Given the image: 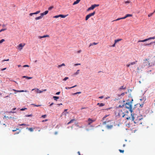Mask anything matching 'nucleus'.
<instances>
[{
	"label": "nucleus",
	"instance_id": "50",
	"mask_svg": "<svg viewBox=\"0 0 155 155\" xmlns=\"http://www.w3.org/2000/svg\"><path fill=\"white\" fill-rule=\"evenodd\" d=\"M127 18V17H126V15H125L124 17L121 18H122V19H124L126 18Z\"/></svg>",
	"mask_w": 155,
	"mask_h": 155
},
{
	"label": "nucleus",
	"instance_id": "12",
	"mask_svg": "<svg viewBox=\"0 0 155 155\" xmlns=\"http://www.w3.org/2000/svg\"><path fill=\"white\" fill-rule=\"evenodd\" d=\"M40 12V11H38L37 12H34V13H31L29 14V15L30 16H32L33 15H35V14H38V13H39Z\"/></svg>",
	"mask_w": 155,
	"mask_h": 155
},
{
	"label": "nucleus",
	"instance_id": "8",
	"mask_svg": "<svg viewBox=\"0 0 155 155\" xmlns=\"http://www.w3.org/2000/svg\"><path fill=\"white\" fill-rule=\"evenodd\" d=\"M67 15H55L54 16L53 18H57L59 17H61L62 18H65L66 17Z\"/></svg>",
	"mask_w": 155,
	"mask_h": 155
},
{
	"label": "nucleus",
	"instance_id": "59",
	"mask_svg": "<svg viewBox=\"0 0 155 155\" xmlns=\"http://www.w3.org/2000/svg\"><path fill=\"white\" fill-rule=\"evenodd\" d=\"M61 66H65V65L64 64V63H63L62 64H61Z\"/></svg>",
	"mask_w": 155,
	"mask_h": 155
},
{
	"label": "nucleus",
	"instance_id": "40",
	"mask_svg": "<svg viewBox=\"0 0 155 155\" xmlns=\"http://www.w3.org/2000/svg\"><path fill=\"white\" fill-rule=\"evenodd\" d=\"M32 105H34L35 106H36V107H39V106H41V105H35V104H32Z\"/></svg>",
	"mask_w": 155,
	"mask_h": 155
},
{
	"label": "nucleus",
	"instance_id": "7",
	"mask_svg": "<svg viewBox=\"0 0 155 155\" xmlns=\"http://www.w3.org/2000/svg\"><path fill=\"white\" fill-rule=\"evenodd\" d=\"M25 45V44H23V45L21 43L19 44L18 46H17L18 48L20 50H21L24 47V46Z\"/></svg>",
	"mask_w": 155,
	"mask_h": 155
},
{
	"label": "nucleus",
	"instance_id": "56",
	"mask_svg": "<svg viewBox=\"0 0 155 155\" xmlns=\"http://www.w3.org/2000/svg\"><path fill=\"white\" fill-rule=\"evenodd\" d=\"M48 120L47 119H46L45 120H42V122H44L45 121H47Z\"/></svg>",
	"mask_w": 155,
	"mask_h": 155
},
{
	"label": "nucleus",
	"instance_id": "53",
	"mask_svg": "<svg viewBox=\"0 0 155 155\" xmlns=\"http://www.w3.org/2000/svg\"><path fill=\"white\" fill-rule=\"evenodd\" d=\"M81 51V50H79L77 51L78 53H80Z\"/></svg>",
	"mask_w": 155,
	"mask_h": 155
},
{
	"label": "nucleus",
	"instance_id": "36",
	"mask_svg": "<svg viewBox=\"0 0 155 155\" xmlns=\"http://www.w3.org/2000/svg\"><path fill=\"white\" fill-rule=\"evenodd\" d=\"M122 19V18H118L117 19L114 20V21H117L119 20H120V19Z\"/></svg>",
	"mask_w": 155,
	"mask_h": 155
},
{
	"label": "nucleus",
	"instance_id": "42",
	"mask_svg": "<svg viewBox=\"0 0 155 155\" xmlns=\"http://www.w3.org/2000/svg\"><path fill=\"white\" fill-rule=\"evenodd\" d=\"M6 30V29H2L0 30V32H1L2 31H4Z\"/></svg>",
	"mask_w": 155,
	"mask_h": 155
},
{
	"label": "nucleus",
	"instance_id": "41",
	"mask_svg": "<svg viewBox=\"0 0 155 155\" xmlns=\"http://www.w3.org/2000/svg\"><path fill=\"white\" fill-rule=\"evenodd\" d=\"M119 151L120 153H123L124 151V150H119Z\"/></svg>",
	"mask_w": 155,
	"mask_h": 155
},
{
	"label": "nucleus",
	"instance_id": "54",
	"mask_svg": "<svg viewBox=\"0 0 155 155\" xmlns=\"http://www.w3.org/2000/svg\"><path fill=\"white\" fill-rule=\"evenodd\" d=\"M93 44L94 45H97V43H95V42H94L93 43Z\"/></svg>",
	"mask_w": 155,
	"mask_h": 155
},
{
	"label": "nucleus",
	"instance_id": "28",
	"mask_svg": "<svg viewBox=\"0 0 155 155\" xmlns=\"http://www.w3.org/2000/svg\"><path fill=\"white\" fill-rule=\"evenodd\" d=\"M126 17H131L132 16V14H127L126 15Z\"/></svg>",
	"mask_w": 155,
	"mask_h": 155
},
{
	"label": "nucleus",
	"instance_id": "23",
	"mask_svg": "<svg viewBox=\"0 0 155 155\" xmlns=\"http://www.w3.org/2000/svg\"><path fill=\"white\" fill-rule=\"evenodd\" d=\"M155 39V36L153 37H150V38H147L148 41L149 40H150L151 39Z\"/></svg>",
	"mask_w": 155,
	"mask_h": 155
},
{
	"label": "nucleus",
	"instance_id": "43",
	"mask_svg": "<svg viewBox=\"0 0 155 155\" xmlns=\"http://www.w3.org/2000/svg\"><path fill=\"white\" fill-rule=\"evenodd\" d=\"M27 108H21V111H23V110H24L26 109Z\"/></svg>",
	"mask_w": 155,
	"mask_h": 155
},
{
	"label": "nucleus",
	"instance_id": "46",
	"mask_svg": "<svg viewBox=\"0 0 155 155\" xmlns=\"http://www.w3.org/2000/svg\"><path fill=\"white\" fill-rule=\"evenodd\" d=\"M32 115H26V116L27 117H29L32 116Z\"/></svg>",
	"mask_w": 155,
	"mask_h": 155
},
{
	"label": "nucleus",
	"instance_id": "48",
	"mask_svg": "<svg viewBox=\"0 0 155 155\" xmlns=\"http://www.w3.org/2000/svg\"><path fill=\"white\" fill-rule=\"evenodd\" d=\"M9 59H6V60H3L2 61H9Z\"/></svg>",
	"mask_w": 155,
	"mask_h": 155
},
{
	"label": "nucleus",
	"instance_id": "61",
	"mask_svg": "<svg viewBox=\"0 0 155 155\" xmlns=\"http://www.w3.org/2000/svg\"><path fill=\"white\" fill-rule=\"evenodd\" d=\"M62 67V66H61V65H58V68H60V67Z\"/></svg>",
	"mask_w": 155,
	"mask_h": 155
},
{
	"label": "nucleus",
	"instance_id": "63",
	"mask_svg": "<svg viewBox=\"0 0 155 155\" xmlns=\"http://www.w3.org/2000/svg\"><path fill=\"white\" fill-rule=\"evenodd\" d=\"M77 94H80L81 93V92H77Z\"/></svg>",
	"mask_w": 155,
	"mask_h": 155
},
{
	"label": "nucleus",
	"instance_id": "14",
	"mask_svg": "<svg viewBox=\"0 0 155 155\" xmlns=\"http://www.w3.org/2000/svg\"><path fill=\"white\" fill-rule=\"evenodd\" d=\"M48 11H46L44 12L41 13L40 15L43 16L44 15H47L48 13Z\"/></svg>",
	"mask_w": 155,
	"mask_h": 155
},
{
	"label": "nucleus",
	"instance_id": "55",
	"mask_svg": "<svg viewBox=\"0 0 155 155\" xmlns=\"http://www.w3.org/2000/svg\"><path fill=\"white\" fill-rule=\"evenodd\" d=\"M9 113H15V112H13V111H11L10 112H9Z\"/></svg>",
	"mask_w": 155,
	"mask_h": 155
},
{
	"label": "nucleus",
	"instance_id": "6",
	"mask_svg": "<svg viewBox=\"0 0 155 155\" xmlns=\"http://www.w3.org/2000/svg\"><path fill=\"white\" fill-rule=\"evenodd\" d=\"M35 90V91L37 93H41L43 91H46V89L43 90V91H41L40 90H39V89L38 88H34L33 89L31 90V91H33Z\"/></svg>",
	"mask_w": 155,
	"mask_h": 155
},
{
	"label": "nucleus",
	"instance_id": "29",
	"mask_svg": "<svg viewBox=\"0 0 155 155\" xmlns=\"http://www.w3.org/2000/svg\"><path fill=\"white\" fill-rule=\"evenodd\" d=\"M80 71V70H78L77 71H76V73H75L74 74V75H77V74H79V72Z\"/></svg>",
	"mask_w": 155,
	"mask_h": 155
},
{
	"label": "nucleus",
	"instance_id": "21",
	"mask_svg": "<svg viewBox=\"0 0 155 155\" xmlns=\"http://www.w3.org/2000/svg\"><path fill=\"white\" fill-rule=\"evenodd\" d=\"M23 78H26L28 79H31L32 78V77H27V76H23Z\"/></svg>",
	"mask_w": 155,
	"mask_h": 155
},
{
	"label": "nucleus",
	"instance_id": "3",
	"mask_svg": "<svg viewBox=\"0 0 155 155\" xmlns=\"http://www.w3.org/2000/svg\"><path fill=\"white\" fill-rule=\"evenodd\" d=\"M95 14V12L94 11L93 12L90 13L87 15L85 18V20L87 21L91 16H94Z\"/></svg>",
	"mask_w": 155,
	"mask_h": 155
},
{
	"label": "nucleus",
	"instance_id": "1",
	"mask_svg": "<svg viewBox=\"0 0 155 155\" xmlns=\"http://www.w3.org/2000/svg\"><path fill=\"white\" fill-rule=\"evenodd\" d=\"M123 108L120 110L118 113V115L120 117H124L125 116L127 115V114L129 111L132 114V105L130 102L126 103L124 105H123Z\"/></svg>",
	"mask_w": 155,
	"mask_h": 155
},
{
	"label": "nucleus",
	"instance_id": "30",
	"mask_svg": "<svg viewBox=\"0 0 155 155\" xmlns=\"http://www.w3.org/2000/svg\"><path fill=\"white\" fill-rule=\"evenodd\" d=\"M54 8V7L53 6H51L48 8V10H51L52 9H53Z\"/></svg>",
	"mask_w": 155,
	"mask_h": 155
},
{
	"label": "nucleus",
	"instance_id": "51",
	"mask_svg": "<svg viewBox=\"0 0 155 155\" xmlns=\"http://www.w3.org/2000/svg\"><path fill=\"white\" fill-rule=\"evenodd\" d=\"M38 37L39 38L41 39V38H43V36H38Z\"/></svg>",
	"mask_w": 155,
	"mask_h": 155
},
{
	"label": "nucleus",
	"instance_id": "4",
	"mask_svg": "<svg viewBox=\"0 0 155 155\" xmlns=\"http://www.w3.org/2000/svg\"><path fill=\"white\" fill-rule=\"evenodd\" d=\"M143 64L144 66H148L150 64L149 61L147 59L143 60Z\"/></svg>",
	"mask_w": 155,
	"mask_h": 155
},
{
	"label": "nucleus",
	"instance_id": "13",
	"mask_svg": "<svg viewBox=\"0 0 155 155\" xmlns=\"http://www.w3.org/2000/svg\"><path fill=\"white\" fill-rule=\"evenodd\" d=\"M12 90H13L16 92H28V91L27 90L24 91V90H20V91H18V90H16L15 89H13Z\"/></svg>",
	"mask_w": 155,
	"mask_h": 155
},
{
	"label": "nucleus",
	"instance_id": "33",
	"mask_svg": "<svg viewBox=\"0 0 155 155\" xmlns=\"http://www.w3.org/2000/svg\"><path fill=\"white\" fill-rule=\"evenodd\" d=\"M154 13L153 12L152 13H150L148 15V16L150 17Z\"/></svg>",
	"mask_w": 155,
	"mask_h": 155
},
{
	"label": "nucleus",
	"instance_id": "2",
	"mask_svg": "<svg viewBox=\"0 0 155 155\" xmlns=\"http://www.w3.org/2000/svg\"><path fill=\"white\" fill-rule=\"evenodd\" d=\"M131 115L132 120L135 124H137V125L142 124L143 118L141 117L137 116L136 114L132 115V114H131Z\"/></svg>",
	"mask_w": 155,
	"mask_h": 155
},
{
	"label": "nucleus",
	"instance_id": "44",
	"mask_svg": "<svg viewBox=\"0 0 155 155\" xmlns=\"http://www.w3.org/2000/svg\"><path fill=\"white\" fill-rule=\"evenodd\" d=\"M19 130V129L17 128L15 130H13L12 131L13 132H15L17 130Z\"/></svg>",
	"mask_w": 155,
	"mask_h": 155
},
{
	"label": "nucleus",
	"instance_id": "24",
	"mask_svg": "<svg viewBox=\"0 0 155 155\" xmlns=\"http://www.w3.org/2000/svg\"><path fill=\"white\" fill-rule=\"evenodd\" d=\"M130 2V0H127V1H124V3L125 4H129Z\"/></svg>",
	"mask_w": 155,
	"mask_h": 155
},
{
	"label": "nucleus",
	"instance_id": "10",
	"mask_svg": "<svg viewBox=\"0 0 155 155\" xmlns=\"http://www.w3.org/2000/svg\"><path fill=\"white\" fill-rule=\"evenodd\" d=\"M94 121V120H92L90 118H89L88 119V125H90Z\"/></svg>",
	"mask_w": 155,
	"mask_h": 155
},
{
	"label": "nucleus",
	"instance_id": "27",
	"mask_svg": "<svg viewBox=\"0 0 155 155\" xmlns=\"http://www.w3.org/2000/svg\"><path fill=\"white\" fill-rule=\"evenodd\" d=\"M27 129H28V130H29L31 132H33V129L32 128H27Z\"/></svg>",
	"mask_w": 155,
	"mask_h": 155
},
{
	"label": "nucleus",
	"instance_id": "35",
	"mask_svg": "<svg viewBox=\"0 0 155 155\" xmlns=\"http://www.w3.org/2000/svg\"><path fill=\"white\" fill-rule=\"evenodd\" d=\"M68 79V77H65L63 80V81H65L67 80V79Z\"/></svg>",
	"mask_w": 155,
	"mask_h": 155
},
{
	"label": "nucleus",
	"instance_id": "9",
	"mask_svg": "<svg viewBox=\"0 0 155 155\" xmlns=\"http://www.w3.org/2000/svg\"><path fill=\"white\" fill-rule=\"evenodd\" d=\"M137 61H135L134 62H130V63L129 64H127V67H129L130 66V65H134V64H135L137 62Z\"/></svg>",
	"mask_w": 155,
	"mask_h": 155
},
{
	"label": "nucleus",
	"instance_id": "19",
	"mask_svg": "<svg viewBox=\"0 0 155 155\" xmlns=\"http://www.w3.org/2000/svg\"><path fill=\"white\" fill-rule=\"evenodd\" d=\"M77 86V85H75L73 87H65V88L66 89H71V88H74V87H76Z\"/></svg>",
	"mask_w": 155,
	"mask_h": 155
},
{
	"label": "nucleus",
	"instance_id": "20",
	"mask_svg": "<svg viewBox=\"0 0 155 155\" xmlns=\"http://www.w3.org/2000/svg\"><path fill=\"white\" fill-rule=\"evenodd\" d=\"M126 88V87H124V86H122L121 87H120L119 89V90L120 91L122 89H125Z\"/></svg>",
	"mask_w": 155,
	"mask_h": 155
},
{
	"label": "nucleus",
	"instance_id": "5",
	"mask_svg": "<svg viewBox=\"0 0 155 155\" xmlns=\"http://www.w3.org/2000/svg\"><path fill=\"white\" fill-rule=\"evenodd\" d=\"M99 6V4H94L93 5H92L91 6V7L89 8L87 10V11H90L91 10H93L95 7H97Z\"/></svg>",
	"mask_w": 155,
	"mask_h": 155
},
{
	"label": "nucleus",
	"instance_id": "34",
	"mask_svg": "<svg viewBox=\"0 0 155 155\" xmlns=\"http://www.w3.org/2000/svg\"><path fill=\"white\" fill-rule=\"evenodd\" d=\"M78 2L76 1H75V2H74L73 3V5H76V4H78Z\"/></svg>",
	"mask_w": 155,
	"mask_h": 155
},
{
	"label": "nucleus",
	"instance_id": "64",
	"mask_svg": "<svg viewBox=\"0 0 155 155\" xmlns=\"http://www.w3.org/2000/svg\"><path fill=\"white\" fill-rule=\"evenodd\" d=\"M106 121H104V122L103 123V124H106Z\"/></svg>",
	"mask_w": 155,
	"mask_h": 155
},
{
	"label": "nucleus",
	"instance_id": "45",
	"mask_svg": "<svg viewBox=\"0 0 155 155\" xmlns=\"http://www.w3.org/2000/svg\"><path fill=\"white\" fill-rule=\"evenodd\" d=\"M23 67H29V66L28 65H24Z\"/></svg>",
	"mask_w": 155,
	"mask_h": 155
},
{
	"label": "nucleus",
	"instance_id": "57",
	"mask_svg": "<svg viewBox=\"0 0 155 155\" xmlns=\"http://www.w3.org/2000/svg\"><path fill=\"white\" fill-rule=\"evenodd\" d=\"M81 64H75V66H77V65H80Z\"/></svg>",
	"mask_w": 155,
	"mask_h": 155
},
{
	"label": "nucleus",
	"instance_id": "62",
	"mask_svg": "<svg viewBox=\"0 0 155 155\" xmlns=\"http://www.w3.org/2000/svg\"><path fill=\"white\" fill-rule=\"evenodd\" d=\"M115 44H115V42H114V44L112 45V46L113 47H115Z\"/></svg>",
	"mask_w": 155,
	"mask_h": 155
},
{
	"label": "nucleus",
	"instance_id": "32",
	"mask_svg": "<svg viewBox=\"0 0 155 155\" xmlns=\"http://www.w3.org/2000/svg\"><path fill=\"white\" fill-rule=\"evenodd\" d=\"M43 36V38L49 37V36L48 35H44V36Z\"/></svg>",
	"mask_w": 155,
	"mask_h": 155
},
{
	"label": "nucleus",
	"instance_id": "11",
	"mask_svg": "<svg viewBox=\"0 0 155 155\" xmlns=\"http://www.w3.org/2000/svg\"><path fill=\"white\" fill-rule=\"evenodd\" d=\"M67 109H65L64 111L61 114V116L65 115L66 116V115L68 113V112H67Z\"/></svg>",
	"mask_w": 155,
	"mask_h": 155
},
{
	"label": "nucleus",
	"instance_id": "17",
	"mask_svg": "<svg viewBox=\"0 0 155 155\" xmlns=\"http://www.w3.org/2000/svg\"><path fill=\"white\" fill-rule=\"evenodd\" d=\"M42 16L41 15L40 16L35 18V19L36 20H39L41 19L42 18Z\"/></svg>",
	"mask_w": 155,
	"mask_h": 155
},
{
	"label": "nucleus",
	"instance_id": "47",
	"mask_svg": "<svg viewBox=\"0 0 155 155\" xmlns=\"http://www.w3.org/2000/svg\"><path fill=\"white\" fill-rule=\"evenodd\" d=\"M60 92H58L56 93V95H59L60 94Z\"/></svg>",
	"mask_w": 155,
	"mask_h": 155
},
{
	"label": "nucleus",
	"instance_id": "60",
	"mask_svg": "<svg viewBox=\"0 0 155 155\" xmlns=\"http://www.w3.org/2000/svg\"><path fill=\"white\" fill-rule=\"evenodd\" d=\"M25 125V124H19V126H23V125Z\"/></svg>",
	"mask_w": 155,
	"mask_h": 155
},
{
	"label": "nucleus",
	"instance_id": "52",
	"mask_svg": "<svg viewBox=\"0 0 155 155\" xmlns=\"http://www.w3.org/2000/svg\"><path fill=\"white\" fill-rule=\"evenodd\" d=\"M6 69V68H3L1 69V71H3L5 70V69Z\"/></svg>",
	"mask_w": 155,
	"mask_h": 155
},
{
	"label": "nucleus",
	"instance_id": "26",
	"mask_svg": "<svg viewBox=\"0 0 155 155\" xmlns=\"http://www.w3.org/2000/svg\"><path fill=\"white\" fill-rule=\"evenodd\" d=\"M53 97L54 99L56 101H57V99L59 98L57 96H54Z\"/></svg>",
	"mask_w": 155,
	"mask_h": 155
},
{
	"label": "nucleus",
	"instance_id": "16",
	"mask_svg": "<svg viewBox=\"0 0 155 155\" xmlns=\"http://www.w3.org/2000/svg\"><path fill=\"white\" fill-rule=\"evenodd\" d=\"M97 105L100 107L104 106V104L103 103H98Z\"/></svg>",
	"mask_w": 155,
	"mask_h": 155
},
{
	"label": "nucleus",
	"instance_id": "58",
	"mask_svg": "<svg viewBox=\"0 0 155 155\" xmlns=\"http://www.w3.org/2000/svg\"><path fill=\"white\" fill-rule=\"evenodd\" d=\"M124 94H125V93H122L121 94V96H124Z\"/></svg>",
	"mask_w": 155,
	"mask_h": 155
},
{
	"label": "nucleus",
	"instance_id": "25",
	"mask_svg": "<svg viewBox=\"0 0 155 155\" xmlns=\"http://www.w3.org/2000/svg\"><path fill=\"white\" fill-rule=\"evenodd\" d=\"M155 43V42H152L149 44L145 45V46H149L150 45H151L152 44H153V43Z\"/></svg>",
	"mask_w": 155,
	"mask_h": 155
},
{
	"label": "nucleus",
	"instance_id": "39",
	"mask_svg": "<svg viewBox=\"0 0 155 155\" xmlns=\"http://www.w3.org/2000/svg\"><path fill=\"white\" fill-rule=\"evenodd\" d=\"M75 120L74 119H73L71 120L70 121L71 123H72Z\"/></svg>",
	"mask_w": 155,
	"mask_h": 155
},
{
	"label": "nucleus",
	"instance_id": "37",
	"mask_svg": "<svg viewBox=\"0 0 155 155\" xmlns=\"http://www.w3.org/2000/svg\"><path fill=\"white\" fill-rule=\"evenodd\" d=\"M46 116V115H43L41 116V117L43 118H45Z\"/></svg>",
	"mask_w": 155,
	"mask_h": 155
},
{
	"label": "nucleus",
	"instance_id": "15",
	"mask_svg": "<svg viewBox=\"0 0 155 155\" xmlns=\"http://www.w3.org/2000/svg\"><path fill=\"white\" fill-rule=\"evenodd\" d=\"M113 125H107L106 126V127L108 129H111L113 127Z\"/></svg>",
	"mask_w": 155,
	"mask_h": 155
},
{
	"label": "nucleus",
	"instance_id": "31",
	"mask_svg": "<svg viewBox=\"0 0 155 155\" xmlns=\"http://www.w3.org/2000/svg\"><path fill=\"white\" fill-rule=\"evenodd\" d=\"M5 41V40L4 39H2L1 40H0V44H1L2 42H4Z\"/></svg>",
	"mask_w": 155,
	"mask_h": 155
},
{
	"label": "nucleus",
	"instance_id": "22",
	"mask_svg": "<svg viewBox=\"0 0 155 155\" xmlns=\"http://www.w3.org/2000/svg\"><path fill=\"white\" fill-rule=\"evenodd\" d=\"M148 41L147 39H147H145L144 40L139 41H138V42H144L145 41Z\"/></svg>",
	"mask_w": 155,
	"mask_h": 155
},
{
	"label": "nucleus",
	"instance_id": "38",
	"mask_svg": "<svg viewBox=\"0 0 155 155\" xmlns=\"http://www.w3.org/2000/svg\"><path fill=\"white\" fill-rule=\"evenodd\" d=\"M108 116V115H105L104 116V117H103V120H104V119L106 118Z\"/></svg>",
	"mask_w": 155,
	"mask_h": 155
},
{
	"label": "nucleus",
	"instance_id": "18",
	"mask_svg": "<svg viewBox=\"0 0 155 155\" xmlns=\"http://www.w3.org/2000/svg\"><path fill=\"white\" fill-rule=\"evenodd\" d=\"M121 40H122V39H118L117 40H115L114 42H115V44H116L117 42L119 41H121Z\"/></svg>",
	"mask_w": 155,
	"mask_h": 155
},
{
	"label": "nucleus",
	"instance_id": "49",
	"mask_svg": "<svg viewBox=\"0 0 155 155\" xmlns=\"http://www.w3.org/2000/svg\"><path fill=\"white\" fill-rule=\"evenodd\" d=\"M104 98L103 96H101L99 97V98H100V99H102V98Z\"/></svg>",
	"mask_w": 155,
	"mask_h": 155
}]
</instances>
